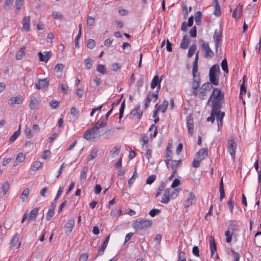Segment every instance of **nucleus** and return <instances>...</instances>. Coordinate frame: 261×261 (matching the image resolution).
Returning <instances> with one entry per match:
<instances>
[{
    "mask_svg": "<svg viewBox=\"0 0 261 261\" xmlns=\"http://www.w3.org/2000/svg\"><path fill=\"white\" fill-rule=\"evenodd\" d=\"M20 132H15V133L11 136L9 140V143L11 144L14 142L18 137L20 135Z\"/></svg>",
    "mask_w": 261,
    "mask_h": 261,
    "instance_id": "obj_45",
    "label": "nucleus"
},
{
    "mask_svg": "<svg viewBox=\"0 0 261 261\" xmlns=\"http://www.w3.org/2000/svg\"><path fill=\"white\" fill-rule=\"evenodd\" d=\"M64 67L65 66L63 64L60 63L57 64L54 68V71L56 72H62Z\"/></svg>",
    "mask_w": 261,
    "mask_h": 261,
    "instance_id": "obj_51",
    "label": "nucleus"
},
{
    "mask_svg": "<svg viewBox=\"0 0 261 261\" xmlns=\"http://www.w3.org/2000/svg\"><path fill=\"white\" fill-rule=\"evenodd\" d=\"M101 132H85L84 137L90 141H94L100 139L101 138H106L107 135L105 133H101Z\"/></svg>",
    "mask_w": 261,
    "mask_h": 261,
    "instance_id": "obj_6",
    "label": "nucleus"
},
{
    "mask_svg": "<svg viewBox=\"0 0 261 261\" xmlns=\"http://www.w3.org/2000/svg\"><path fill=\"white\" fill-rule=\"evenodd\" d=\"M237 141L238 139L232 136L230 137L227 141V150L233 161H234L236 158Z\"/></svg>",
    "mask_w": 261,
    "mask_h": 261,
    "instance_id": "obj_3",
    "label": "nucleus"
},
{
    "mask_svg": "<svg viewBox=\"0 0 261 261\" xmlns=\"http://www.w3.org/2000/svg\"><path fill=\"white\" fill-rule=\"evenodd\" d=\"M178 191L177 189H168L167 190L165 191L161 202L163 203L167 204L168 203L171 198H175L178 195Z\"/></svg>",
    "mask_w": 261,
    "mask_h": 261,
    "instance_id": "obj_5",
    "label": "nucleus"
},
{
    "mask_svg": "<svg viewBox=\"0 0 261 261\" xmlns=\"http://www.w3.org/2000/svg\"><path fill=\"white\" fill-rule=\"evenodd\" d=\"M209 242L211 257H213L215 253H216L215 258L217 259L219 258L218 254L217 253L216 244L215 241L214 237L212 236H211L209 238Z\"/></svg>",
    "mask_w": 261,
    "mask_h": 261,
    "instance_id": "obj_9",
    "label": "nucleus"
},
{
    "mask_svg": "<svg viewBox=\"0 0 261 261\" xmlns=\"http://www.w3.org/2000/svg\"><path fill=\"white\" fill-rule=\"evenodd\" d=\"M222 32L221 31L216 30L213 35L214 41H221Z\"/></svg>",
    "mask_w": 261,
    "mask_h": 261,
    "instance_id": "obj_31",
    "label": "nucleus"
},
{
    "mask_svg": "<svg viewBox=\"0 0 261 261\" xmlns=\"http://www.w3.org/2000/svg\"><path fill=\"white\" fill-rule=\"evenodd\" d=\"M120 149V147L118 146H115L110 151V154L115 157L116 155H118L119 153Z\"/></svg>",
    "mask_w": 261,
    "mask_h": 261,
    "instance_id": "obj_38",
    "label": "nucleus"
},
{
    "mask_svg": "<svg viewBox=\"0 0 261 261\" xmlns=\"http://www.w3.org/2000/svg\"><path fill=\"white\" fill-rule=\"evenodd\" d=\"M24 3V0H16L15 3V13L19 14L20 12L21 7Z\"/></svg>",
    "mask_w": 261,
    "mask_h": 261,
    "instance_id": "obj_23",
    "label": "nucleus"
},
{
    "mask_svg": "<svg viewBox=\"0 0 261 261\" xmlns=\"http://www.w3.org/2000/svg\"><path fill=\"white\" fill-rule=\"evenodd\" d=\"M25 154H23L21 152L19 153L16 156L15 162H14V166H16L19 163L23 162L25 160Z\"/></svg>",
    "mask_w": 261,
    "mask_h": 261,
    "instance_id": "obj_26",
    "label": "nucleus"
},
{
    "mask_svg": "<svg viewBox=\"0 0 261 261\" xmlns=\"http://www.w3.org/2000/svg\"><path fill=\"white\" fill-rule=\"evenodd\" d=\"M75 224L74 219H70L68 221L65 225V232L68 236L72 231Z\"/></svg>",
    "mask_w": 261,
    "mask_h": 261,
    "instance_id": "obj_12",
    "label": "nucleus"
},
{
    "mask_svg": "<svg viewBox=\"0 0 261 261\" xmlns=\"http://www.w3.org/2000/svg\"><path fill=\"white\" fill-rule=\"evenodd\" d=\"M94 23V17L92 16H88L87 24L89 26H92Z\"/></svg>",
    "mask_w": 261,
    "mask_h": 261,
    "instance_id": "obj_62",
    "label": "nucleus"
},
{
    "mask_svg": "<svg viewBox=\"0 0 261 261\" xmlns=\"http://www.w3.org/2000/svg\"><path fill=\"white\" fill-rule=\"evenodd\" d=\"M172 152L171 151V144H169V145L165 150V162L166 163L167 168H169V163L172 159Z\"/></svg>",
    "mask_w": 261,
    "mask_h": 261,
    "instance_id": "obj_11",
    "label": "nucleus"
},
{
    "mask_svg": "<svg viewBox=\"0 0 261 261\" xmlns=\"http://www.w3.org/2000/svg\"><path fill=\"white\" fill-rule=\"evenodd\" d=\"M198 52H197L195 55V60L193 62V70H194V73L198 71Z\"/></svg>",
    "mask_w": 261,
    "mask_h": 261,
    "instance_id": "obj_41",
    "label": "nucleus"
},
{
    "mask_svg": "<svg viewBox=\"0 0 261 261\" xmlns=\"http://www.w3.org/2000/svg\"><path fill=\"white\" fill-rule=\"evenodd\" d=\"M49 106L54 109H57L59 106V102L56 100H51L49 102Z\"/></svg>",
    "mask_w": 261,
    "mask_h": 261,
    "instance_id": "obj_59",
    "label": "nucleus"
},
{
    "mask_svg": "<svg viewBox=\"0 0 261 261\" xmlns=\"http://www.w3.org/2000/svg\"><path fill=\"white\" fill-rule=\"evenodd\" d=\"M178 261H186V254L184 251H180L178 255Z\"/></svg>",
    "mask_w": 261,
    "mask_h": 261,
    "instance_id": "obj_63",
    "label": "nucleus"
},
{
    "mask_svg": "<svg viewBox=\"0 0 261 261\" xmlns=\"http://www.w3.org/2000/svg\"><path fill=\"white\" fill-rule=\"evenodd\" d=\"M97 149L94 148L93 149H92L88 156V161H92L95 159L97 155Z\"/></svg>",
    "mask_w": 261,
    "mask_h": 261,
    "instance_id": "obj_40",
    "label": "nucleus"
},
{
    "mask_svg": "<svg viewBox=\"0 0 261 261\" xmlns=\"http://www.w3.org/2000/svg\"><path fill=\"white\" fill-rule=\"evenodd\" d=\"M221 68L222 70L226 73H227L228 72L227 62L226 59H224L222 61L221 64Z\"/></svg>",
    "mask_w": 261,
    "mask_h": 261,
    "instance_id": "obj_42",
    "label": "nucleus"
},
{
    "mask_svg": "<svg viewBox=\"0 0 261 261\" xmlns=\"http://www.w3.org/2000/svg\"><path fill=\"white\" fill-rule=\"evenodd\" d=\"M208 155V149L207 148H203L199 150L197 152L195 157L199 160H204Z\"/></svg>",
    "mask_w": 261,
    "mask_h": 261,
    "instance_id": "obj_13",
    "label": "nucleus"
},
{
    "mask_svg": "<svg viewBox=\"0 0 261 261\" xmlns=\"http://www.w3.org/2000/svg\"><path fill=\"white\" fill-rule=\"evenodd\" d=\"M96 71L102 74H106L107 73L106 67L101 64L97 65Z\"/></svg>",
    "mask_w": 261,
    "mask_h": 261,
    "instance_id": "obj_32",
    "label": "nucleus"
},
{
    "mask_svg": "<svg viewBox=\"0 0 261 261\" xmlns=\"http://www.w3.org/2000/svg\"><path fill=\"white\" fill-rule=\"evenodd\" d=\"M233 234V232L229 231V230H227L225 232V235L226 237V241L227 243H230L232 240V236Z\"/></svg>",
    "mask_w": 261,
    "mask_h": 261,
    "instance_id": "obj_48",
    "label": "nucleus"
},
{
    "mask_svg": "<svg viewBox=\"0 0 261 261\" xmlns=\"http://www.w3.org/2000/svg\"><path fill=\"white\" fill-rule=\"evenodd\" d=\"M38 57L41 62L46 63L51 57V53L50 51H46L43 53L39 52L38 53Z\"/></svg>",
    "mask_w": 261,
    "mask_h": 261,
    "instance_id": "obj_16",
    "label": "nucleus"
},
{
    "mask_svg": "<svg viewBox=\"0 0 261 261\" xmlns=\"http://www.w3.org/2000/svg\"><path fill=\"white\" fill-rule=\"evenodd\" d=\"M170 162H171L170 166H171V168L172 170V171H174V173H176L178 167L181 165V160H180L176 161V160H171V161H170ZM169 166H170V165H169Z\"/></svg>",
    "mask_w": 261,
    "mask_h": 261,
    "instance_id": "obj_21",
    "label": "nucleus"
},
{
    "mask_svg": "<svg viewBox=\"0 0 261 261\" xmlns=\"http://www.w3.org/2000/svg\"><path fill=\"white\" fill-rule=\"evenodd\" d=\"M22 28L26 31H30V16H24L22 21Z\"/></svg>",
    "mask_w": 261,
    "mask_h": 261,
    "instance_id": "obj_17",
    "label": "nucleus"
},
{
    "mask_svg": "<svg viewBox=\"0 0 261 261\" xmlns=\"http://www.w3.org/2000/svg\"><path fill=\"white\" fill-rule=\"evenodd\" d=\"M199 42L202 50L205 52V57L212 58L214 56V53L210 47L208 42H205L203 39H200Z\"/></svg>",
    "mask_w": 261,
    "mask_h": 261,
    "instance_id": "obj_7",
    "label": "nucleus"
},
{
    "mask_svg": "<svg viewBox=\"0 0 261 261\" xmlns=\"http://www.w3.org/2000/svg\"><path fill=\"white\" fill-rule=\"evenodd\" d=\"M84 62L86 66V69L87 70L90 69L93 65V61L90 58H88L84 60Z\"/></svg>",
    "mask_w": 261,
    "mask_h": 261,
    "instance_id": "obj_43",
    "label": "nucleus"
},
{
    "mask_svg": "<svg viewBox=\"0 0 261 261\" xmlns=\"http://www.w3.org/2000/svg\"><path fill=\"white\" fill-rule=\"evenodd\" d=\"M14 0H6L4 5V9L8 11L11 8Z\"/></svg>",
    "mask_w": 261,
    "mask_h": 261,
    "instance_id": "obj_44",
    "label": "nucleus"
},
{
    "mask_svg": "<svg viewBox=\"0 0 261 261\" xmlns=\"http://www.w3.org/2000/svg\"><path fill=\"white\" fill-rule=\"evenodd\" d=\"M162 76H161L160 79L159 76L157 75L153 77L150 84V87L151 89L155 88L160 83H161V81H162Z\"/></svg>",
    "mask_w": 261,
    "mask_h": 261,
    "instance_id": "obj_20",
    "label": "nucleus"
},
{
    "mask_svg": "<svg viewBox=\"0 0 261 261\" xmlns=\"http://www.w3.org/2000/svg\"><path fill=\"white\" fill-rule=\"evenodd\" d=\"M214 3L215 4V10L214 12V14L216 16L219 17L221 15V12L218 0H214Z\"/></svg>",
    "mask_w": 261,
    "mask_h": 261,
    "instance_id": "obj_27",
    "label": "nucleus"
},
{
    "mask_svg": "<svg viewBox=\"0 0 261 261\" xmlns=\"http://www.w3.org/2000/svg\"><path fill=\"white\" fill-rule=\"evenodd\" d=\"M63 189H64L63 187H59V190L57 192V194L56 195V196L54 200V201L55 202H56L58 201V199L59 198V197H60L61 195L62 194V193L63 192Z\"/></svg>",
    "mask_w": 261,
    "mask_h": 261,
    "instance_id": "obj_57",
    "label": "nucleus"
},
{
    "mask_svg": "<svg viewBox=\"0 0 261 261\" xmlns=\"http://www.w3.org/2000/svg\"><path fill=\"white\" fill-rule=\"evenodd\" d=\"M96 45L95 41L92 39H89L87 40V47L90 49H93Z\"/></svg>",
    "mask_w": 261,
    "mask_h": 261,
    "instance_id": "obj_50",
    "label": "nucleus"
},
{
    "mask_svg": "<svg viewBox=\"0 0 261 261\" xmlns=\"http://www.w3.org/2000/svg\"><path fill=\"white\" fill-rule=\"evenodd\" d=\"M18 240H19L18 234L17 233H16L13 236V238L10 242V248H12V247L16 246V245L18 243V246H17V248H19L20 246L21 243L18 242Z\"/></svg>",
    "mask_w": 261,
    "mask_h": 261,
    "instance_id": "obj_19",
    "label": "nucleus"
},
{
    "mask_svg": "<svg viewBox=\"0 0 261 261\" xmlns=\"http://www.w3.org/2000/svg\"><path fill=\"white\" fill-rule=\"evenodd\" d=\"M52 16L54 19L62 20L63 19V16L62 14L58 11H54L52 13Z\"/></svg>",
    "mask_w": 261,
    "mask_h": 261,
    "instance_id": "obj_46",
    "label": "nucleus"
},
{
    "mask_svg": "<svg viewBox=\"0 0 261 261\" xmlns=\"http://www.w3.org/2000/svg\"><path fill=\"white\" fill-rule=\"evenodd\" d=\"M142 115V112H140V106L138 105L131 111L130 114L127 116V118L130 119H133L136 117L138 119H140Z\"/></svg>",
    "mask_w": 261,
    "mask_h": 261,
    "instance_id": "obj_8",
    "label": "nucleus"
},
{
    "mask_svg": "<svg viewBox=\"0 0 261 261\" xmlns=\"http://www.w3.org/2000/svg\"><path fill=\"white\" fill-rule=\"evenodd\" d=\"M168 106V101L166 100H164L162 105H160L158 108L159 111H162V113H165Z\"/></svg>",
    "mask_w": 261,
    "mask_h": 261,
    "instance_id": "obj_37",
    "label": "nucleus"
},
{
    "mask_svg": "<svg viewBox=\"0 0 261 261\" xmlns=\"http://www.w3.org/2000/svg\"><path fill=\"white\" fill-rule=\"evenodd\" d=\"M190 35L192 37H196L197 36V30L196 27H193L190 31Z\"/></svg>",
    "mask_w": 261,
    "mask_h": 261,
    "instance_id": "obj_60",
    "label": "nucleus"
},
{
    "mask_svg": "<svg viewBox=\"0 0 261 261\" xmlns=\"http://www.w3.org/2000/svg\"><path fill=\"white\" fill-rule=\"evenodd\" d=\"M152 221L145 219L139 218L136 219L132 224L133 227L137 231L144 230L150 227Z\"/></svg>",
    "mask_w": 261,
    "mask_h": 261,
    "instance_id": "obj_2",
    "label": "nucleus"
},
{
    "mask_svg": "<svg viewBox=\"0 0 261 261\" xmlns=\"http://www.w3.org/2000/svg\"><path fill=\"white\" fill-rule=\"evenodd\" d=\"M243 7L242 5L239 4L232 13V17L236 19L240 18L242 14Z\"/></svg>",
    "mask_w": 261,
    "mask_h": 261,
    "instance_id": "obj_14",
    "label": "nucleus"
},
{
    "mask_svg": "<svg viewBox=\"0 0 261 261\" xmlns=\"http://www.w3.org/2000/svg\"><path fill=\"white\" fill-rule=\"evenodd\" d=\"M202 19V14L200 11H197L195 14V20L197 25H199Z\"/></svg>",
    "mask_w": 261,
    "mask_h": 261,
    "instance_id": "obj_36",
    "label": "nucleus"
},
{
    "mask_svg": "<svg viewBox=\"0 0 261 261\" xmlns=\"http://www.w3.org/2000/svg\"><path fill=\"white\" fill-rule=\"evenodd\" d=\"M25 47L23 46L21 47L17 53L16 55V59L17 60H20L22 58L23 56L25 54Z\"/></svg>",
    "mask_w": 261,
    "mask_h": 261,
    "instance_id": "obj_34",
    "label": "nucleus"
},
{
    "mask_svg": "<svg viewBox=\"0 0 261 261\" xmlns=\"http://www.w3.org/2000/svg\"><path fill=\"white\" fill-rule=\"evenodd\" d=\"M212 84L211 82H207L202 84L200 90L204 92L210 91L213 88Z\"/></svg>",
    "mask_w": 261,
    "mask_h": 261,
    "instance_id": "obj_30",
    "label": "nucleus"
},
{
    "mask_svg": "<svg viewBox=\"0 0 261 261\" xmlns=\"http://www.w3.org/2000/svg\"><path fill=\"white\" fill-rule=\"evenodd\" d=\"M195 199V196L192 192H190L186 199V203L185 206L188 207L193 203V201Z\"/></svg>",
    "mask_w": 261,
    "mask_h": 261,
    "instance_id": "obj_22",
    "label": "nucleus"
},
{
    "mask_svg": "<svg viewBox=\"0 0 261 261\" xmlns=\"http://www.w3.org/2000/svg\"><path fill=\"white\" fill-rule=\"evenodd\" d=\"M152 98V92L150 91L148 92L147 96L146 97V98L145 99V105H144V108L145 109H146L148 108Z\"/></svg>",
    "mask_w": 261,
    "mask_h": 261,
    "instance_id": "obj_33",
    "label": "nucleus"
},
{
    "mask_svg": "<svg viewBox=\"0 0 261 261\" xmlns=\"http://www.w3.org/2000/svg\"><path fill=\"white\" fill-rule=\"evenodd\" d=\"M224 100V93L221 90L214 88L212 94L207 100V103L211 100L212 110L211 116L207 118L206 120L213 123L216 117L219 130L220 129V126L222 125L223 119L225 116V113L221 111L222 101Z\"/></svg>",
    "mask_w": 261,
    "mask_h": 261,
    "instance_id": "obj_1",
    "label": "nucleus"
},
{
    "mask_svg": "<svg viewBox=\"0 0 261 261\" xmlns=\"http://www.w3.org/2000/svg\"><path fill=\"white\" fill-rule=\"evenodd\" d=\"M39 209L35 208L33 209L29 213V220H34L36 219L38 213Z\"/></svg>",
    "mask_w": 261,
    "mask_h": 261,
    "instance_id": "obj_29",
    "label": "nucleus"
},
{
    "mask_svg": "<svg viewBox=\"0 0 261 261\" xmlns=\"http://www.w3.org/2000/svg\"><path fill=\"white\" fill-rule=\"evenodd\" d=\"M106 125V121H105L104 118H101L94 124L91 128L88 129L87 130H97L99 128L105 127Z\"/></svg>",
    "mask_w": 261,
    "mask_h": 261,
    "instance_id": "obj_10",
    "label": "nucleus"
},
{
    "mask_svg": "<svg viewBox=\"0 0 261 261\" xmlns=\"http://www.w3.org/2000/svg\"><path fill=\"white\" fill-rule=\"evenodd\" d=\"M165 186V182H162L161 183V184L159 187V189H158V191L156 194V197H158L161 194L162 192L164 190Z\"/></svg>",
    "mask_w": 261,
    "mask_h": 261,
    "instance_id": "obj_54",
    "label": "nucleus"
},
{
    "mask_svg": "<svg viewBox=\"0 0 261 261\" xmlns=\"http://www.w3.org/2000/svg\"><path fill=\"white\" fill-rule=\"evenodd\" d=\"M38 100L36 98H34L31 100L30 107L32 109H35L38 105Z\"/></svg>",
    "mask_w": 261,
    "mask_h": 261,
    "instance_id": "obj_53",
    "label": "nucleus"
},
{
    "mask_svg": "<svg viewBox=\"0 0 261 261\" xmlns=\"http://www.w3.org/2000/svg\"><path fill=\"white\" fill-rule=\"evenodd\" d=\"M42 164V163L40 161L35 162L32 166V170L34 171L37 170L41 167Z\"/></svg>",
    "mask_w": 261,
    "mask_h": 261,
    "instance_id": "obj_47",
    "label": "nucleus"
},
{
    "mask_svg": "<svg viewBox=\"0 0 261 261\" xmlns=\"http://www.w3.org/2000/svg\"><path fill=\"white\" fill-rule=\"evenodd\" d=\"M238 229V226L236 224L231 222L228 227V230L231 231L232 232Z\"/></svg>",
    "mask_w": 261,
    "mask_h": 261,
    "instance_id": "obj_56",
    "label": "nucleus"
},
{
    "mask_svg": "<svg viewBox=\"0 0 261 261\" xmlns=\"http://www.w3.org/2000/svg\"><path fill=\"white\" fill-rule=\"evenodd\" d=\"M193 117L192 114H190L188 117L187 120V126L188 130H191V129H193L194 128V124H193Z\"/></svg>",
    "mask_w": 261,
    "mask_h": 261,
    "instance_id": "obj_24",
    "label": "nucleus"
},
{
    "mask_svg": "<svg viewBox=\"0 0 261 261\" xmlns=\"http://www.w3.org/2000/svg\"><path fill=\"white\" fill-rule=\"evenodd\" d=\"M190 43V38L188 35H185L182 39L180 47L183 49H186Z\"/></svg>",
    "mask_w": 261,
    "mask_h": 261,
    "instance_id": "obj_25",
    "label": "nucleus"
},
{
    "mask_svg": "<svg viewBox=\"0 0 261 261\" xmlns=\"http://www.w3.org/2000/svg\"><path fill=\"white\" fill-rule=\"evenodd\" d=\"M2 191L4 194H6L7 192L9 189V184L8 181H6L4 182V185L2 186L1 188Z\"/></svg>",
    "mask_w": 261,
    "mask_h": 261,
    "instance_id": "obj_52",
    "label": "nucleus"
},
{
    "mask_svg": "<svg viewBox=\"0 0 261 261\" xmlns=\"http://www.w3.org/2000/svg\"><path fill=\"white\" fill-rule=\"evenodd\" d=\"M192 74L194 77L193 81H197L198 83H200V79L199 76V73L197 72H194V70L192 71Z\"/></svg>",
    "mask_w": 261,
    "mask_h": 261,
    "instance_id": "obj_58",
    "label": "nucleus"
},
{
    "mask_svg": "<svg viewBox=\"0 0 261 261\" xmlns=\"http://www.w3.org/2000/svg\"><path fill=\"white\" fill-rule=\"evenodd\" d=\"M30 190L29 189L27 188H25L22 191V194L20 196V199L22 202H24L28 199L29 194Z\"/></svg>",
    "mask_w": 261,
    "mask_h": 261,
    "instance_id": "obj_28",
    "label": "nucleus"
},
{
    "mask_svg": "<svg viewBox=\"0 0 261 261\" xmlns=\"http://www.w3.org/2000/svg\"><path fill=\"white\" fill-rule=\"evenodd\" d=\"M220 72V67L218 64H215L210 68L209 71V79L210 82L214 85L219 84V77L217 73Z\"/></svg>",
    "mask_w": 261,
    "mask_h": 261,
    "instance_id": "obj_4",
    "label": "nucleus"
},
{
    "mask_svg": "<svg viewBox=\"0 0 261 261\" xmlns=\"http://www.w3.org/2000/svg\"><path fill=\"white\" fill-rule=\"evenodd\" d=\"M23 98L21 96L12 97L8 100V103L10 105L14 104H20L22 102Z\"/></svg>",
    "mask_w": 261,
    "mask_h": 261,
    "instance_id": "obj_18",
    "label": "nucleus"
},
{
    "mask_svg": "<svg viewBox=\"0 0 261 261\" xmlns=\"http://www.w3.org/2000/svg\"><path fill=\"white\" fill-rule=\"evenodd\" d=\"M125 99L122 102L120 108L119 109V119H121L123 115L124 111L125 109Z\"/></svg>",
    "mask_w": 261,
    "mask_h": 261,
    "instance_id": "obj_49",
    "label": "nucleus"
},
{
    "mask_svg": "<svg viewBox=\"0 0 261 261\" xmlns=\"http://www.w3.org/2000/svg\"><path fill=\"white\" fill-rule=\"evenodd\" d=\"M88 171V169L87 167H84L82 168L80 174V178L81 180H85L86 179Z\"/></svg>",
    "mask_w": 261,
    "mask_h": 261,
    "instance_id": "obj_39",
    "label": "nucleus"
},
{
    "mask_svg": "<svg viewBox=\"0 0 261 261\" xmlns=\"http://www.w3.org/2000/svg\"><path fill=\"white\" fill-rule=\"evenodd\" d=\"M69 87L67 84H63L61 85V90L62 92L67 94Z\"/></svg>",
    "mask_w": 261,
    "mask_h": 261,
    "instance_id": "obj_61",
    "label": "nucleus"
},
{
    "mask_svg": "<svg viewBox=\"0 0 261 261\" xmlns=\"http://www.w3.org/2000/svg\"><path fill=\"white\" fill-rule=\"evenodd\" d=\"M49 85L48 81L47 79L39 80L35 86L38 89H43L46 88Z\"/></svg>",
    "mask_w": 261,
    "mask_h": 261,
    "instance_id": "obj_15",
    "label": "nucleus"
},
{
    "mask_svg": "<svg viewBox=\"0 0 261 261\" xmlns=\"http://www.w3.org/2000/svg\"><path fill=\"white\" fill-rule=\"evenodd\" d=\"M197 48V46L195 44H193L191 45V46L189 48L188 53L187 56L188 58H191L192 56L194 54Z\"/></svg>",
    "mask_w": 261,
    "mask_h": 261,
    "instance_id": "obj_35",
    "label": "nucleus"
},
{
    "mask_svg": "<svg viewBox=\"0 0 261 261\" xmlns=\"http://www.w3.org/2000/svg\"><path fill=\"white\" fill-rule=\"evenodd\" d=\"M156 178V176L154 174H152L148 176L146 180V184L150 185L154 182Z\"/></svg>",
    "mask_w": 261,
    "mask_h": 261,
    "instance_id": "obj_55",
    "label": "nucleus"
},
{
    "mask_svg": "<svg viewBox=\"0 0 261 261\" xmlns=\"http://www.w3.org/2000/svg\"><path fill=\"white\" fill-rule=\"evenodd\" d=\"M232 253L233 255L234 261H240V255L239 253L234 250H231Z\"/></svg>",
    "mask_w": 261,
    "mask_h": 261,
    "instance_id": "obj_64",
    "label": "nucleus"
}]
</instances>
